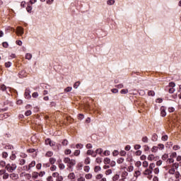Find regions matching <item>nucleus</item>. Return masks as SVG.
Listing matches in <instances>:
<instances>
[{
  "label": "nucleus",
  "instance_id": "nucleus-1",
  "mask_svg": "<svg viewBox=\"0 0 181 181\" xmlns=\"http://www.w3.org/2000/svg\"><path fill=\"white\" fill-rule=\"evenodd\" d=\"M47 181H63V176L59 173H53L52 176L47 177Z\"/></svg>",
  "mask_w": 181,
  "mask_h": 181
},
{
  "label": "nucleus",
  "instance_id": "nucleus-2",
  "mask_svg": "<svg viewBox=\"0 0 181 181\" xmlns=\"http://www.w3.org/2000/svg\"><path fill=\"white\" fill-rule=\"evenodd\" d=\"M63 162L66 164L68 169H71L73 166H76V160L70 159L69 157H65Z\"/></svg>",
  "mask_w": 181,
  "mask_h": 181
},
{
  "label": "nucleus",
  "instance_id": "nucleus-3",
  "mask_svg": "<svg viewBox=\"0 0 181 181\" xmlns=\"http://www.w3.org/2000/svg\"><path fill=\"white\" fill-rule=\"evenodd\" d=\"M175 87H176V83L175 82H170L168 86H166L165 90H168L170 94H173L175 93Z\"/></svg>",
  "mask_w": 181,
  "mask_h": 181
},
{
  "label": "nucleus",
  "instance_id": "nucleus-4",
  "mask_svg": "<svg viewBox=\"0 0 181 181\" xmlns=\"http://www.w3.org/2000/svg\"><path fill=\"white\" fill-rule=\"evenodd\" d=\"M16 164H7L6 166V170H8L10 173H12V172H13V170H16Z\"/></svg>",
  "mask_w": 181,
  "mask_h": 181
},
{
  "label": "nucleus",
  "instance_id": "nucleus-5",
  "mask_svg": "<svg viewBox=\"0 0 181 181\" xmlns=\"http://www.w3.org/2000/svg\"><path fill=\"white\" fill-rule=\"evenodd\" d=\"M25 98L27 100H30L32 98V96L30 95V89L26 88L24 93Z\"/></svg>",
  "mask_w": 181,
  "mask_h": 181
},
{
  "label": "nucleus",
  "instance_id": "nucleus-6",
  "mask_svg": "<svg viewBox=\"0 0 181 181\" xmlns=\"http://www.w3.org/2000/svg\"><path fill=\"white\" fill-rule=\"evenodd\" d=\"M45 144V145H49V146H54L56 145V142L52 141L50 139H46Z\"/></svg>",
  "mask_w": 181,
  "mask_h": 181
},
{
  "label": "nucleus",
  "instance_id": "nucleus-7",
  "mask_svg": "<svg viewBox=\"0 0 181 181\" xmlns=\"http://www.w3.org/2000/svg\"><path fill=\"white\" fill-rule=\"evenodd\" d=\"M148 160H150L151 162H152V160H156L157 159H159V157H155V156L153 154H150L147 157Z\"/></svg>",
  "mask_w": 181,
  "mask_h": 181
},
{
  "label": "nucleus",
  "instance_id": "nucleus-8",
  "mask_svg": "<svg viewBox=\"0 0 181 181\" xmlns=\"http://www.w3.org/2000/svg\"><path fill=\"white\" fill-rule=\"evenodd\" d=\"M26 76H28V74L26 73V71H25V70H21L18 73V76L20 78L26 77Z\"/></svg>",
  "mask_w": 181,
  "mask_h": 181
},
{
  "label": "nucleus",
  "instance_id": "nucleus-9",
  "mask_svg": "<svg viewBox=\"0 0 181 181\" xmlns=\"http://www.w3.org/2000/svg\"><path fill=\"white\" fill-rule=\"evenodd\" d=\"M161 117H166V108L165 106H162L160 109Z\"/></svg>",
  "mask_w": 181,
  "mask_h": 181
},
{
  "label": "nucleus",
  "instance_id": "nucleus-10",
  "mask_svg": "<svg viewBox=\"0 0 181 181\" xmlns=\"http://www.w3.org/2000/svg\"><path fill=\"white\" fill-rule=\"evenodd\" d=\"M86 153L87 155L93 156V158H95L97 156V153L93 150H88Z\"/></svg>",
  "mask_w": 181,
  "mask_h": 181
},
{
  "label": "nucleus",
  "instance_id": "nucleus-11",
  "mask_svg": "<svg viewBox=\"0 0 181 181\" xmlns=\"http://www.w3.org/2000/svg\"><path fill=\"white\" fill-rule=\"evenodd\" d=\"M17 35H20V36L23 35V28L22 27L17 28Z\"/></svg>",
  "mask_w": 181,
  "mask_h": 181
},
{
  "label": "nucleus",
  "instance_id": "nucleus-12",
  "mask_svg": "<svg viewBox=\"0 0 181 181\" xmlns=\"http://www.w3.org/2000/svg\"><path fill=\"white\" fill-rule=\"evenodd\" d=\"M151 141L153 142H156V141H158V134L154 133L153 134L152 136H151Z\"/></svg>",
  "mask_w": 181,
  "mask_h": 181
},
{
  "label": "nucleus",
  "instance_id": "nucleus-13",
  "mask_svg": "<svg viewBox=\"0 0 181 181\" xmlns=\"http://www.w3.org/2000/svg\"><path fill=\"white\" fill-rule=\"evenodd\" d=\"M37 177H39V173L35 172V171L33 172L32 173V178L33 179H37Z\"/></svg>",
  "mask_w": 181,
  "mask_h": 181
},
{
  "label": "nucleus",
  "instance_id": "nucleus-14",
  "mask_svg": "<svg viewBox=\"0 0 181 181\" xmlns=\"http://www.w3.org/2000/svg\"><path fill=\"white\" fill-rule=\"evenodd\" d=\"M35 166H36V161L33 160L29 165H28V168L30 169H32V168H35Z\"/></svg>",
  "mask_w": 181,
  "mask_h": 181
},
{
  "label": "nucleus",
  "instance_id": "nucleus-15",
  "mask_svg": "<svg viewBox=\"0 0 181 181\" xmlns=\"http://www.w3.org/2000/svg\"><path fill=\"white\" fill-rule=\"evenodd\" d=\"M141 141L144 144H148V142H149V139L148 138V136H145L142 137Z\"/></svg>",
  "mask_w": 181,
  "mask_h": 181
},
{
  "label": "nucleus",
  "instance_id": "nucleus-16",
  "mask_svg": "<svg viewBox=\"0 0 181 181\" xmlns=\"http://www.w3.org/2000/svg\"><path fill=\"white\" fill-rule=\"evenodd\" d=\"M19 162V165H21V166H23V165H25V163H26V160L23 159V158H20L18 160Z\"/></svg>",
  "mask_w": 181,
  "mask_h": 181
},
{
  "label": "nucleus",
  "instance_id": "nucleus-17",
  "mask_svg": "<svg viewBox=\"0 0 181 181\" xmlns=\"http://www.w3.org/2000/svg\"><path fill=\"white\" fill-rule=\"evenodd\" d=\"M161 159H163V160H168L169 159V155L167 153H165L162 156Z\"/></svg>",
  "mask_w": 181,
  "mask_h": 181
},
{
  "label": "nucleus",
  "instance_id": "nucleus-18",
  "mask_svg": "<svg viewBox=\"0 0 181 181\" xmlns=\"http://www.w3.org/2000/svg\"><path fill=\"white\" fill-rule=\"evenodd\" d=\"M6 88H11L9 87L7 88L6 86H5L4 84H2L0 86V90L1 91H6Z\"/></svg>",
  "mask_w": 181,
  "mask_h": 181
},
{
  "label": "nucleus",
  "instance_id": "nucleus-19",
  "mask_svg": "<svg viewBox=\"0 0 181 181\" xmlns=\"http://www.w3.org/2000/svg\"><path fill=\"white\" fill-rule=\"evenodd\" d=\"M10 177L13 180H16V179H18V175H16L15 173H12V174L10 175Z\"/></svg>",
  "mask_w": 181,
  "mask_h": 181
},
{
  "label": "nucleus",
  "instance_id": "nucleus-20",
  "mask_svg": "<svg viewBox=\"0 0 181 181\" xmlns=\"http://www.w3.org/2000/svg\"><path fill=\"white\" fill-rule=\"evenodd\" d=\"M158 149H159V147L154 146L151 148V152H153V153H156V152H158Z\"/></svg>",
  "mask_w": 181,
  "mask_h": 181
},
{
  "label": "nucleus",
  "instance_id": "nucleus-21",
  "mask_svg": "<svg viewBox=\"0 0 181 181\" xmlns=\"http://www.w3.org/2000/svg\"><path fill=\"white\" fill-rule=\"evenodd\" d=\"M49 162L51 165H54L56 163V158H49Z\"/></svg>",
  "mask_w": 181,
  "mask_h": 181
},
{
  "label": "nucleus",
  "instance_id": "nucleus-22",
  "mask_svg": "<svg viewBox=\"0 0 181 181\" xmlns=\"http://www.w3.org/2000/svg\"><path fill=\"white\" fill-rule=\"evenodd\" d=\"M68 177L69 179H71V180L76 179V175L74 174V173H71L69 174Z\"/></svg>",
  "mask_w": 181,
  "mask_h": 181
},
{
  "label": "nucleus",
  "instance_id": "nucleus-23",
  "mask_svg": "<svg viewBox=\"0 0 181 181\" xmlns=\"http://www.w3.org/2000/svg\"><path fill=\"white\" fill-rule=\"evenodd\" d=\"M173 162H175V160L170 157V158L167 159L166 163L167 165H170V163H173Z\"/></svg>",
  "mask_w": 181,
  "mask_h": 181
},
{
  "label": "nucleus",
  "instance_id": "nucleus-24",
  "mask_svg": "<svg viewBox=\"0 0 181 181\" xmlns=\"http://www.w3.org/2000/svg\"><path fill=\"white\" fill-rule=\"evenodd\" d=\"M168 139H169V136L168 135H166V134L163 135L161 136V141H163L164 142L168 141Z\"/></svg>",
  "mask_w": 181,
  "mask_h": 181
},
{
  "label": "nucleus",
  "instance_id": "nucleus-25",
  "mask_svg": "<svg viewBox=\"0 0 181 181\" xmlns=\"http://www.w3.org/2000/svg\"><path fill=\"white\" fill-rule=\"evenodd\" d=\"M58 168L60 170H63L65 168H66V165H64L63 163H59V165H58Z\"/></svg>",
  "mask_w": 181,
  "mask_h": 181
},
{
  "label": "nucleus",
  "instance_id": "nucleus-26",
  "mask_svg": "<svg viewBox=\"0 0 181 181\" xmlns=\"http://www.w3.org/2000/svg\"><path fill=\"white\" fill-rule=\"evenodd\" d=\"M45 156L47 158H52V156H53V152L52 151H47L45 154Z\"/></svg>",
  "mask_w": 181,
  "mask_h": 181
},
{
  "label": "nucleus",
  "instance_id": "nucleus-27",
  "mask_svg": "<svg viewBox=\"0 0 181 181\" xmlns=\"http://www.w3.org/2000/svg\"><path fill=\"white\" fill-rule=\"evenodd\" d=\"M111 163V159H110L109 158H105L104 159V164L105 165H109V163Z\"/></svg>",
  "mask_w": 181,
  "mask_h": 181
},
{
  "label": "nucleus",
  "instance_id": "nucleus-28",
  "mask_svg": "<svg viewBox=\"0 0 181 181\" xmlns=\"http://www.w3.org/2000/svg\"><path fill=\"white\" fill-rule=\"evenodd\" d=\"M63 146H67L69 145V141L67 139H64L62 142Z\"/></svg>",
  "mask_w": 181,
  "mask_h": 181
},
{
  "label": "nucleus",
  "instance_id": "nucleus-29",
  "mask_svg": "<svg viewBox=\"0 0 181 181\" xmlns=\"http://www.w3.org/2000/svg\"><path fill=\"white\" fill-rule=\"evenodd\" d=\"M124 158H119L117 160V163H118L119 165H121V163H124Z\"/></svg>",
  "mask_w": 181,
  "mask_h": 181
},
{
  "label": "nucleus",
  "instance_id": "nucleus-30",
  "mask_svg": "<svg viewBox=\"0 0 181 181\" xmlns=\"http://www.w3.org/2000/svg\"><path fill=\"white\" fill-rule=\"evenodd\" d=\"M90 162H91V159H90L89 157H87L85 159L84 163L85 165H90Z\"/></svg>",
  "mask_w": 181,
  "mask_h": 181
},
{
  "label": "nucleus",
  "instance_id": "nucleus-31",
  "mask_svg": "<svg viewBox=\"0 0 181 181\" xmlns=\"http://www.w3.org/2000/svg\"><path fill=\"white\" fill-rule=\"evenodd\" d=\"M0 166L1 168H6V162H5L4 160H1L0 161Z\"/></svg>",
  "mask_w": 181,
  "mask_h": 181
},
{
  "label": "nucleus",
  "instance_id": "nucleus-32",
  "mask_svg": "<svg viewBox=\"0 0 181 181\" xmlns=\"http://www.w3.org/2000/svg\"><path fill=\"white\" fill-rule=\"evenodd\" d=\"M176 172V170H175V168H171L168 170V173L170 175H175V173Z\"/></svg>",
  "mask_w": 181,
  "mask_h": 181
},
{
  "label": "nucleus",
  "instance_id": "nucleus-33",
  "mask_svg": "<svg viewBox=\"0 0 181 181\" xmlns=\"http://www.w3.org/2000/svg\"><path fill=\"white\" fill-rule=\"evenodd\" d=\"M32 9H33L32 6L28 4L26 8L27 12H28V13H30V12H32Z\"/></svg>",
  "mask_w": 181,
  "mask_h": 181
},
{
  "label": "nucleus",
  "instance_id": "nucleus-34",
  "mask_svg": "<svg viewBox=\"0 0 181 181\" xmlns=\"http://www.w3.org/2000/svg\"><path fill=\"white\" fill-rule=\"evenodd\" d=\"M152 173V170H149V168H147L145 171H144V175H151Z\"/></svg>",
  "mask_w": 181,
  "mask_h": 181
},
{
  "label": "nucleus",
  "instance_id": "nucleus-35",
  "mask_svg": "<svg viewBox=\"0 0 181 181\" xmlns=\"http://www.w3.org/2000/svg\"><path fill=\"white\" fill-rule=\"evenodd\" d=\"M118 179H119V175H118V174H116L112 177L113 181H117V180H118Z\"/></svg>",
  "mask_w": 181,
  "mask_h": 181
},
{
  "label": "nucleus",
  "instance_id": "nucleus-36",
  "mask_svg": "<svg viewBox=\"0 0 181 181\" xmlns=\"http://www.w3.org/2000/svg\"><path fill=\"white\" fill-rule=\"evenodd\" d=\"M25 59H26L27 60H30V59H32V54H30V53H27V54H25Z\"/></svg>",
  "mask_w": 181,
  "mask_h": 181
},
{
  "label": "nucleus",
  "instance_id": "nucleus-37",
  "mask_svg": "<svg viewBox=\"0 0 181 181\" xmlns=\"http://www.w3.org/2000/svg\"><path fill=\"white\" fill-rule=\"evenodd\" d=\"M126 176H128V172L124 171L122 173V179H126Z\"/></svg>",
  "mask_w": 181,
  "mask_h": 181
},
{
  "label": "nucleus",
  "instance_id": "nucleus-38",
  "mask_svg": "<svg viewBox=\"0 0 181 181\" xmlns=\"http://www.w3.org/2000/svg\"><path fill=\"white\" fill-rule=\"evenodd\" d=\"M10 159L11 160H15V159H16V155L13 153V151H12L11 156H10Z\"/></svg>",
  "mask_w": 181,
  "mask_h": 181
},
{
  "label": "nucleus",
  "instance_id": "nucleus-39",
  "mask_svg": "<svg viewBox=\"0 0 181 181\" xmlns=\"http://www.w3.org/2000/svg\"><path fill=\"white\" fill-rule=\"evenodd\" d=\"M95 152L96 153V156H97V153H98V155H101L103 153V148H98Z\"/></svg>",
  "mask_w": 181,
  "mask_h": 181
},
{
  "label": "nucleus",
  "instance_id": "nucleus-40",
  "mask_svg": "<svg viewBox=\"0 0 181 181\" xmlns=\"http://www.w3.org/2000/svg\"><path fill=\"white\" fill-rule=\"evenodd\" d=\"M46 175V172L45 171H40V173H38V176L40 177H43V176H45Z\"/></svg>",
  "mask_w": 181,
  "mask_h": 181
},
{
  "label": "nucleus",
  "instance_id": "nucleus-41",
  "mask_svg": "<svg viewBox=\"0 0 181 181\" xmlns=\"http://www.w3.org/2000/svg\"><path fill=\"white\" fill-rule=\"evenodd\" d=\"M171 168L173 169H177L179 168V163H173Z\"/></svg>",
  "mask_w": 181,
  "mask_h": 181
},
{
  "label": "nucleus",
  "instance_id": "nucleus-42",
  "mask_svg": "<svg viewBox=\"0 0 181 181\" xmlns=\"http://www.w3.org/2000/svg\"><path fill=\"white\" fill-rule=\"evenodd\" d=\"M148 95H150L151 97L155 96V91H153V90H148Z\"/></svg>",
  "mask_w": 181,
  "mask_h": 181
},
{
  "label": "nucleus",
  "instance_id": "nucleus-43",
  "mask_svg": "<svg viewBox=\"0 0 181 181\" xmlns=\"http://www.w3.org/2000/svg\"><path fill=\"white\" fill-rule=\"evenodd\" d=\"M143 148H144V152H148V151H149V149H151V148H149V146H148V145H144V146H143Z\"/></svg>",
  "mask_w": 181,
  "mask_h": 181
},
{
  "label": "nucleus",
  "instance_id": "nucleus-44",
  "mask_svg": "<svg viewBox=\"0 0 181 181\" xmlns=\"http://www.w3.org/2000/svg\"><path fill=\"white\" fill-rule=\"evenodd\" d=\"M153 168H155V163H151L149 165L148 170H151V172H152V170H153Z\"/></svg>",
  "mask_w": 181,
  "mask_h": 181
},
{
  "label": "nucleus",
  "instance_id": "nucleus-45",
  "mask_svg": "<svg viewBox=\"0 0 181 181\" xmlns=\"http://www.w3.org/2000/svg\"><path fill=\"white\" fill-rule=\"evenodd\" d=\"M142 165H143V168H148V166H149V163L146 160H144Z\"/></svg>",
  "mask_w": 181,
  "mask_h": 181
},
{
  "label": "nucleus",
  "instance_id": "nucleus-46",
  "mask_svg": "<svg viewBox=\"0 0 181 181\" xmlns=\"http://www.w3.org/2000/svg\"><path fill=\"white\" fill-rule=\"evenodd\" d=\"M158 148L159 149H160V151H162V150L165 149V145H163V144H158Z\"/></svg>",
  "mask_w": 181,
  "mask_h": 181
},
{
  "label": "nucleus",
  "instance_id": "nucleus-47",
  "mask_svg": "<svg viewBox=\"0 0 181 181\" xmlns=\"http://www.w3.org/2000/svg\"><path fill=\"white\" fill-rule=\"evenodd\" d=\"M100 170H101V167L96 165L94 168V172L97 173V172H100Z\"/></svg>",
  "mask_w": 181,
  "mask_h": 181
},
{
  "label": "nucleus",
  "instance_id": "nucleus-48",
  "mask_svg": "<svg viewBox=\"0 0 181 181\" xmlns=\"http://www.w3.org/2000/svg\"><path fill=\"white\" fill-rule=\"evenodd\" d=\"M71 90H73V88L69 86L64 89V91H65V93H70V91H71Z\"/></svg>",
  "mask_w": 181,
  "mask_h": 181
},
{
  "label": "nucleus",
  "instance_id": "nucleus-49",
  "mask_svg": "<svg viewBox=\"0 0 181 181\" xmlns=\"http://www.w3.org/2000/svg\"><path fill=\"white\" fill-rule=\"evenodd\" d=\"M107 5H114V4H115V0H108L107 1Z\"/></svg>",
  "mask_w": 181,
  "mask_h": 181
},
{
  "label": "nucleus",
  "instance_id": "nucleus-50",
  "mask_svg": "<svg viewBox=\"0 0 181 181\" xmlns=\"http://www.w3.org/2000/svg\"><path fill=\"white\" fill-rule=\"evenodd\" d=\"M95 162H96V163H101V162H103V158H100V157H98V158H96V159H95Z\"/></svg>",
  "mask_w": 181,
  "mask_h": 181
},
{
  "label": "nucleus",
  "instance_id": "nucleus-51",
  "mask_svg": "<svg viewBox=\"0 0 181 181\" xmlns=\"http://www.w3.org/2000/svg\"><path fill=\"white\" fill-rule=\"evenodd\" d=\"M2 46H3V47H5V49H8V46H9V44H8L7 42H4L2 43Z\"/></svg>",
  "mask_w": 181,
  "mask_h": 181
},
{
  "label": "nucleus",
  "instance_id": "nucleus-52",
  "mask_svg": "<svg viewBox=\"0 0 181 181\" xmlns=\"http://www.w3.org/2000/svg\"><path fill=\"white\" fill-rule=\"evenodd\" d=\"M11 66H12V62H7L5 63V67L9 68V67H11Z\"/></svg>",
  "mask_w": 181,
  "mask_h": 181
},
{
  "label": "nucleus",
  "instance_id": "nucleus-53",
  "mask_svg": "<svg viewBox=\"0 0 181 181\" xmlns=\"http://www.w3.org/2000/svg\"><path fill=\"white\" fill-rule=\"evenodd\" d=\"M134 176H135V177H138V176H141V171H139V170L135 171Z\"/></svg>",
  "mask_w": 181,
  "mask_h": 181
},
{
  "label": "nucleus",
  "instance_id": "nucleus-54",
  "mask_svg": "<svg viewBox=\"0 0 181 181\" xmlns=\"http://www.w3.org/2000/svg\"><path fill=\"white\" fill-rule=\"evenodd\" d=\"M56 169H57V167L54 164H52V165L50 167V170L54 172V170H56Z\"/></svg>",
  "mask_w": 181,
  "mask_h": 181
},
{
  "label": "nucleus",
  "instance_id": "nucleus-55",
  "mask_svg": "<svg viewBox=\"0 0 181 181\" xmlns=\"http://www.w3.org/2000/svg\"><path fill=\"white\" fill-rule=\"evenodd\" d=\"M8 177H9V174L7 173H4L3 175L4 180H6V179H8Z\"/></svg>",
  "mask_w": 181,
  "mask_h": 181
},
{
  "label": "nucleus",
  "instance_id": "nucleus-56",
  "mask_svg": "<svg viewBox=\"0 0 181 181\" xmlns=\"http://www.w3.org/2000/svg\"><path fill=\"white\" fill-rule=\"evenodd\" d=\"M65 155H70L71 153V150L67 148L64 151Z\"/></svg>",
  "mask_w": 181,
  "mask_h": 181
},
{
  "label": "nucleus",
  "instance_id": "nucleus-57",
  "mask_svg": "<svg viewBox=\"0 0 181 181\" xmlns=\"http://www.w3.org/2000/svg\"><path fill=\"white\" fill-rule=\"evenodd\" d=\"M1 156L4 159H6V158H8V153L7 152H3L2 154H1Z\"/></svg>",
  "mask_w": 181,
  "mask_h": 181
},
{
  "label": "nucleus",
  "instance_id": "nucleus-58",
  "mask_svg": "<svg viewBox=\"0 0 181 181\" xmlns=\"http://www.w3.org/2000/svg\"><path fill=\"white\" fill-rule=\"evenodd\" d=\"M120 93L121 94H128V89H122Z\"/></svg>",
  "mask_w": 181,
  "mask_h": 181
},
{
  "label": "nucleus",
  "instance_id": "nucleus-59",
  "mask_svg": "<svg viewBox=\"0 0 181 181\" xmlns=\"http://www.w3.org/2000/svg\"><path fill=\"white\" fill-rule=\"evenodd\" d=\"M176 156H177V153H176V152H173L170 156V158H172L173 159V158H176Z\"/></svg>",
  "mask_w": 181,
  "mask_h": 181
},
{
  "label": "nucleus",
  "instance_id": "nucleus-60",
  "mask_svg": "<svg viewBox=\"0 0 181 181\" xmlns=\"http://www.w3.org/2000/svg\"><path fill=\"white\" fill-rule=\"evenodd\" d=\"M74 156H78V155H80V150H76L74 152Z\"/></svg>",
  "mask_w": 181,
  "mask_h": 181
},
{
  "label": "nucleus",
  "instance_id": "nucleus-61",
  "mask_svg": "<svg viewBox=\"0 0 181 181\" xmlns=\"http://www.w3.org/2000/svg\"><path fill=\"white\" fill-rule=\"evenodd\" d=\"M42 168H50V163H44L42 165Z\"/></svg>",
  "mask_w": 181,
  "mask_h": 181
},
{
  "label": "nucleus",
  "instance_id": "nucleus-62",
  "mask_svg": "<svg viewBox=\"0 0 181 181\" xmlns=\"http://www.w3.org/2000/svg\"><path fill=\"white\" fill-rule=\"evenodd\" d=\"M78 86H80V81H77L74 83V88H78Z\"/></svg>",
  "mask_w": 181,
  "mask_h": 181
},
{
  "label": "nucleus",
  "instance_id": "nucleus-63",
  "mask_svg": "<svg viewBox=\"0 0 181 181\" xmlns=\"http://www.w3.org/2000/svg\"><path fill=\"white\" fill-rule=\"evenodd\" d=\"M132 170H134V166L132 165L129 166L127 168V172H132Z\"/></svg>",
  "mask_w": 181,
  "mask_h": 181
},
{
  "label": "nucleus",
  "instance_id": "nucleus-64",
  "mask_svg": "<svg viewBox=\"0 0 181 181\" xmlns=\"http://www.w3.org/2000/svg\"><path fill=\"white\" fill-rule=\"evenodd\" d=\"M5 149H13V147L11 145L5 146Z\"/></svg>",
  "mask_w": 181,
  "mask_h": 181
}]
</instances>
